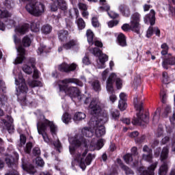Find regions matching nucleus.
I'll return each instance as SVG.
<instances>
[{
  "mask_svg": "<svg viewBox=\"0 0 175 175\" xmlns=\"http://www.w3.org/2000/svg\"><path fill=\"white\" fill-rule=\"evenodd\" d=\"M53 2L57 3L59 9H61V10H66L68 9V5L66 4V1L65 0H52Z\"/></svg>",
  "mask_w": 175,
  "mask_h": 175,
  "instance_id": "nucleus-24",
  "label": "nucleus"
},
{
  "mask_svg": "<svg viewBox=\"0 0 175 175\" xmlns=\"http://www.w3.org/2000/svg\"><path fill=\"white\" fill-rule=\"evenodd\" d=\"M87 150L84 151V152L81 154L79 152H76L74 156V161L72 162V166H75V165H79L80 167L83 170H85V168L88 165H91V162H92V155L91 154H88L85 159L84 157L87 155Z\"/></svg>",
  "mask_w": 175,
  "mask_h": 175,
  "instance_id": "nucleus-6",
  "label": "nucleus"
},
{
  "mask_svg": "<svg viewBox=\"0 0 175 175\" xmlns=\"http://www.w3.org/2000/svg\"><path fill=\"white\" fill-rule=\"evenodd\" d=\"M0 126L3 128V129H5H5L8 130L9 133H12L14 131V127L10 124V123L8 122V121H6L5 119H1Z\"/></svg>",
  "mask_w": 175,
  "mask_h": 175,
  "instance_id": "nucleus-21",
  "label": "nucleus"
},
{
  "mask_svg": "<svg viewBox=\"0 0 175 175\" xmlns=\"http://www.w3.org/2000/svg\"><path fill=\"white\" fill-rule=\"evenodd\" d=\"M107 75H109V70H105L103 71V72L102 73V77H103V80H106V79H107Z\"/></svg>",
  "mask_w": 175,
  "mask_h": 175,
  "instance_id": "nucleus-62",
  "label": "nucleus"
},
{
  "mask_svg": "<svg viewBox=\"0 0 175 175\" xmlns=\"http://www.w3.org/2000/svg\"><path fill=\"white\" fill-rule=\"evenodd\" d=\"M144 152H146V154H152V150L150 149L147 145H145L143 148Z\"/></svg>",
  "mask_w": 175,
  "mask_h": 175,
  "instance_id": "nucleus-56",
  "label": "nucleus"
},
{
  "mask_svg": "<svg viewBox=\"0 0 175 175\" xmlns=\"http://www.w3.org/2000/svg\"><path fill=\"white\" fill-rule=\"evenodd\" d=\"M52 12H57L58 10V4L57 2H53V4L51 6Z\"/></svg>",
  "mask_w": 175,
  "mask_h": 175,
  "instance_id": "nucleus-60",
  "label": "nucleus"
},
{
  "mask_svg": "<svg viewBox=\"0 0 175 175\" xmlns=\"http://www.w3.org/2000/svg\"><path fill=\"white\" fill-rule=\"evenodd\" d=\"M103 144H104V141L102 139H100L96 144H95V142H94V141H92L90 143V145L89 146V150L90 151H95V150H100V148H102V147H103Z\"/></svg>",
  "mask_w": 175,
  "mask_h": 175,
  "instance_id": "nucleus-20",
  "label": "nucleus"
},
{
  "mask_svg": "<svg viewBox=\"0 0 175 175\" xmlns=\"http://www.w3.org/2000/svg\"><path fill=\"white\" fill-rule=\"evenodd\" d=\"M5 175H20V174H18V171H17V170H12Z\"/></svg>",
  "mask_w": 175,
  "mask_h": 175,
  "instance_id": "nucleus-59",
  "label": "nucleus"
},
{
  "mask_svg": "<svg viewBox=\"0 0 175 175\" xmlns=\"http://www.w3.org/2000/svg\"><path fill=\"white\" fill-rule=\"evenodd\" d=\"M142 159L146 162H151L152 161V153H144L142 155Z\"/></svg>",
  "mask_w": 175,
  "mask_h": 175,
  "instance_id": "nucleus-39",
  "label": "nucleus"
},
{
  "mask_svg": "<svg viewBox=\"0 0 175 175\" xmlns=\"http://www.w3.org/2000/svg\"><path fill=\"white\" fill-rule=\"evenodd\" d=\"M16 50L18 53L14 61L15 65H17L18 64H23V61L25 59V49H24L22 46H19L16 48Z\"/></svg>",
  "mask_w": 175,
  "mask_h": 175,
  "instance_id": "nucleus-15",
  "label": "nucleus"
},
{
  "mask_svg": "<svg viewBox=\"0 0 175 175\" xmlns=\"http://www.w3.org/2000/svg\"><path fill=\"white\" fill-rule=\"evenodd\" d=\"M88 103H90L89 109L90 114L93 116V117L94 116L96 117L100 116V111H102V108L103 107V104L100 103V100L98 98L91 99V98L87 97L85 100V104L88 105Z\"/></svg>",
  "mask_w": 175,
  "mask_h": 175,
  "instance_id": "nucleus-8",
  "label": "nucleus"
},
{
  "mask_svg": "<svg viewBox=\"0 0 175 175\" xmlns=\"http://www.w3.org/2000/svg\"><path fill=\"white\" fill-rule=\"evenodd\" d=\"M160 96L161 98V101L163 103H166V92L161 90L160 92Z\"/></svg>",
  "mask_w": 175,
  "mask_h": 175,
  "instance_id": "nucleus-49",
  "label": "nucleus"
},
{
  "mask_svg": "<svg viewBox=\"0 0 175 175\" xmlns=\"http://www.w3.org/2000/svg\"><path fill=\"white\" fill-rule=\"evenodd\" d=\"M76 24L78 26L79 29H84L85 28V22L81 18H79L76 20Z\"/></svg>",
  "mask_w": 175,
  "mask_h": 175,
  "instance_id": "nucleus-34",
  "label": "nucleus"
},
{
  "mask_svg": "<svg viewBox=\"0 0 175 175\" xmlns=\"http://www.w3.org/2000/svg\"><path fill=\"white\" fill-rule=\"evenodd\" d=\"M92 24L95 28L99 27V21H98V18L93 17L92 18Z\"/></svg>",
  "mask_w": 175,
  "mask_h": 175,
  "instance_id": "nucleus-51",
  "label": "nucleus"
},
{
  "mask_svg": "<svg viewBox=\"0 0 175 175\" xmlns=\"http://www.w3.org/2000/svg\"><path fill=\"white\" fill-rule=\"evenodd\" d=\"M86 36L89 44H94V32L91 29H88L86 31Z\"/></svg>",
  "mask_w": 175,
  "mask_h": 175,
  "instance_id": "nucleus-29",
  "label": "nucleus"
},
{
  "mask_svg": "<svg viewBox=\"0 0 175 175\" xmlns=\"http://www.w3.org/2000/svg\"><path fill=\"white\" fill-rule=\"evenodd\" d=\"M79 42L76 40H70L68 41L66 44L63 45L64 49L66 50H70V49H73L75 46H78Z\"/></svg>",
  "mask_w": 175,
  "mask_h": 175,
  "instance_id": "nucleus-23",
  "label": "nucleus"
},
{
  "mask_svg": "<svg viewBox=\"0 0 175 175\" xmlns=\"http://www.w3.org/2000/svg\"><path fill=\"white\" fill-rule=\"evenodd\" d=\"M69 36V32L66 30H60L58 33V38L62 42H65Z\"/></svg>",
  "mask_w": 175,
  "mask_h": 175,
  "instance_id": "nucleus-25",
  "label": "nucleus"
},
{
  "mask_svg": "<svg viewBox=\"0 0 175 175\" xmlns=\"http://www.w3.org/2000/svg\"><path fill=\"white\" fill-rule=\"evenodd\" d=\"M35 58H33V57H32V58H30L29 59V64H30L31 65V68H33V69H35Z\"/></svg>",
  "mask_w": 175,
  "mask_h": 175,
  "instance_id": "nucleus-64",
  "label": "nucleus"
},
{
  "mask_svg": "<svg viewBox=\"0 0 175 175\" xmlns=\"http://www.w3.org/2000/svg\"><path fill=\"white\" fill-rule=\"evenodd\" d=\"M133 104L136 110H138V111L139 112L137 113V118H134L133 120V124L134 125H142L143 122L147 124L148 122V120H150V117H148V115L143 114L142 113V110H143V107H142V103L140 102V100H139V99H137V97L134 98Z\"/></svg>",
  "mask_w": 175,
  "mask_h": 175,
  "instance_id": "nucleus-7",
  "label": "nucleus"
},
{
  "mask_svg": "<svg viewBox=\"0 0 175 175\" xmlns=\"http://www.w3.org/2000/svg\"><path fill=\"white\" fill-rule=\"evenodd\" d=\"M82 61H83V64H84V65H90V64H91L88 57H84Z\"/></svg>",
  "mask_w": 175,
  "mask_h": 175,
  "instance_id": "nucleus-63",
  "label": "nucleus"
},
{
  "mask_svg": "<svg viewBox=\"0 0 175 175\" xmlns=\"http://www.w3.org/2000/svg\"><path fill=\"white\" fill-rule=\"evenodd\" d=\"M5 163L9 166V167H12V166H14L16 167V164L13 163V157L8 156L5 158Z\"/></svg>",
  "mask_w": 175,
  "mask_h": 175,
  "instance_id": "nucleus-42",
  "label": "nucleus"
},
{
  "mask_svg": "<svg viewBox=\"0 0 175 175\" xmlns=\"http://www.w3.org/2000/svg\"><path fill=\"white\" fill-rule=\"evenodd\" d=\"M33 146L32 145L31 142L27 143L25 148V152H27V154H29V152H31V150H32Z\"/></svg>",
  "mask_w": 175,
  "mask_h": 175,
  "instance_id": "nucleus-47",
  "label": "nucleus"
},
{
  "mask_svg": "<svg viewBox=\"0 0 175 175\" xmlns=\"http://www.w3.org/2000/svg\"><path fill=\"white\" fill-rule=\"evenodd\" d=\"M114 81H116V87L118 90H120V88H121V85H122V81H121L120 78L117 77L116 74H111L107 81V90L108 92H110V94H113V92H114V88H113Z\"/></svg>",
  "mask_w": 175,
  "mask_h": 175,
  "instance_id": "nucleus-9",
  "label": "nucleus"
},
{
  "mask_svg": "<svg viewBox=\"0 0 175 175\" xmlns=\"http://www.w3.org/2000/svg\"><path fill=\"white\" fill-rule=\"evenodd\" d=\"M103 124H105V119H102V116L99 115L92 116L89 122V125L94 129L97 137H100V136H103L106 133Z\"/></svg>",
  "mask_w": 175,
  "mask_h": 175,
  "instance_id": "nucleus-4",
  "label": "nucleus"
},
{
  "mask_svg": "<svg viewBox=\"0 0 175 175\" xmlns=\"http://www.w3.org/2000/svg\"><path fill=\"white\" fill-rule=\"evenodd\" d=\"M29 29V25L28 24H24L21 26H19L18 28L16 29V31L19 32V33H21V35H24L25 33H27V31Z\"/></svg>",
  "mask_w": 175,
  "mask_h": 175,
  "instance_id": "nucleus-26",
  "label": "nucleus"
},
{
  "mask_svg": "<svg viewBox=\"0 0 175 175\" xmlns=\"http://www.w3.org/2000/svg\"><path fill=\"white\" fill-rule=\"evenodd\" d=\"M167 154H169V148H163L161 155V162H163V164L160 167L159 171L160 175H166V173H167V163H169L167 160H166L167 159Z\"/></svg>",
  "mask_w": 175,
  "mask_h": 175,
  "instance_id": "nucleus-11",
  "label": "nucleus"
},
{
  "mask_svg": "<svg viewBox=\"0 0 175 175\" xmlns=\"http://www.w3.org/2000/svg\"><path fill=\"white\" fill-rule=\"evenodd\" d=\"M16 85H18L17 88L18 99L23 106L25 105H32L33 99L29 98H27V94L28 93V86L25 83V79L23 78V74L18 75V79H15Z\"/></svg>",
  "mask_w": 175,
  "mask_h": 175,
  "instance_id": "nucleus-3",
  "label": "nucleus"
},
{
  "mask_svg": "<svg viewBox=\"0 0 175 175\" xmlns=\"http://www.w3.org/2000/svg\"><path fill=\"white\" fill-rule=\"evenodd\" d=\"M31 39L29 38H28V36H25L23 39V44L25 47H29V46H31Z\"/></svg>",
  "mask_w": 175,
  "mask_h": 175,
  "instance_id": "nucleus-43",
  "label": "nucleus"
},
{
  "mask_svg": "<svg viewBox=\"0 0 175 175\" xmlns=\"http://www.w3.org/2000/svg\"><path fill=\"white\" fill-rule=\"evenodd\" d=\"M92 53L96 57H98L96 67L98 68V69H103V68H105V63L109 60L107 55L102 53V51H100L98 48L93 49L92 50Z\"/></svg>",
  "mask_w": 175,
  "mask_h": 175,
  "instance_id": "nucleus-10",
  "label": "nucleus"
},
{
  "mask_svg": "<svg viewBox=\"0 0 175 175\" xmlns=\"http://www.w3.org/2000/svg\"><path fill=\"white\" fill-rule=\"evenodd\" d=\"M85 117H86L85 113L83 112H77L75 114L73 120L74 121H81V120H84Z\"/></svg>",
  "mask_w": 175,
  "mask_h": 175,
  "instance_id": "nucleus-30",
  "label": "nucleus"
},
{
  "mask_svg": "<svg viewBox=\"0 0 175 175\" xmlns=\"http://www.w3.org/2000/svg\"><path fill=\"white\" fill-rule=\"evenodd\" d=\"M69 142L76 147H80V145L83 144V142L85 147H87L84 138H83V137H80L79 135H76L75 137L69 138Z\"/></svg>",
  "mask_w": 175,
  "mask_h": 175,
  "instance_id": "nucleus-17",
  "label": "nucleus"
},
{
  "mask_svg": "<svg viewBox=\"0 0 175 175\" xmlns=\"http://www.w3.org/2000/svg\"><path fill=\"white\" fill-rule=\"evenodd\" d=\"M111 116L112 117V120L117 121V120L120 118V111L118 109H112L111 110Z\"/></svg>",
  "mask_w": 175,
  "mask_h": 175,
  "instance_id": "nucleus-33",
  "label": "nucleus"
},
{
  "mask_svg": "<svg viewBox=\"0 0 175 175\" xmlns=\"http://www.w3.org/2000/svg\"><path fill=\"white\" fill-rule=\"evenodd\" d=\"M36 163L38 166H44V161H43V159L40 157H37L36 159Z\"/></svg>",
  "mask_w": 175,
  "mask_h": 175,
  "instance_id": "nucleus-50",
  "label": "nucleus"
},
{
  "mask_svg": "<svg viewBox=\"0 0 175 175\" xmlns=\"http://www.w3.org/2000/svg\"><path fill=\"white\" fill-rule=\"evenodd\" d=\"M77 68V64L75 63H72L71 64L63 63L59 66L58 69L60 72H65L66 73H68L69 72H73L74 70H76Z\"/></svg>",
  "mask_w": 175,
  "mask_h": 175,
  "instance_id": "nucleus-14",
  "label": "nucleus"
},
{
  "mask_svg": "<svg viewBox=\"0 0 175 175\" xmlns=\"http://www.w3.org/2000/svg\"><path fill=\"white\" fill-rule=\"evenodd\" d=\"M108 16H109L111 18H117L119 15L118 14L112 11V12H108Z\"/></svg>",
  "mask_w": 175,
  "mask_h": 175,
  "instance_id": "nucleus-58",
  "label": "nucleus"
},
{
  "mask_svg": "<svg viewBox=\"0 0 175 175\" xmlns=\"http://www.w3.org/2000/svg\"><path fill=\"white\" fill-rule=\"evenodd\" d=\"M124 159L126 162V163H131L133 161V157H132V154H127L124 155Z\"/></svg>",
  "mask_w": 175,
  "mask_h": 175,
  "instance_id": "nucleus-46",
  "label": "nucleus"
},
{
  "mask_svg": "<svg viewBox=\"0 0 175 175\" xmlns=\"http://www.w3.org/2000/svg\"><path fill=\"white\" fill-rule=\"evenodd\" d=\"M31 29L33 32H39L40 29V25L37 23L33 22L31 24Z\"/></svg>",
  "mask_w": 175,
  "mask_h": 175,
  "instance_id": "nucleus-38",
  "label": "nucleus"
},
{
  "mask_svg": "<svg viewBox=\"0 0 175 175\" xmlns=\"http://www.w3.org/2000/svg\"><path fill=\"white\" fill-rule=\"evenodd\" d=\"M20 142H21L20 145L22 147V146H24V144H25V143L27 142V137H25L24 135H21V136H20Z\"/></svg>",
  "mask_w": 175,
  "mask_h": 175,
  "instance_id": "nucleus-53",
  "label": "nucleus"
},
{
  "mask_svg": "<svg viewBox=\"0 0 175 175\" xmlns=\"http://www.w3.org/2000/svg\"><path fill=\"white\" fill-rule=\"evenodd\" d=\"M26 172L29 173V174L33 175L36 173V170H35V167H33V165H30L27 167Z\"/></svg>",
  "mask_w": 175,
  "mask_h": 175,
  "instance_id": "nucleus-44",
  "label": "nucleus"
},
{
  "mask_svg": "<svg viewBox=\"0 0 175 175\" xmlns=\"http://www.w3.org/2000/svg\"><path fill=\"white\" fill-rule=\"evenodd\" d=\"M169 80V77L167 76V72H163V83L166 84Z\"/></svg>",
  "mask_w": 175,
  "mask_h": 175,
  "instance_id": "nucleus-55",
  "label": "nucleus"
},
{
  "mask_svg": "<svg viewBox=\"0 0 175 175\" xmlns=\"http://www.w3.org/2000/svg\"><path fill=\"white\" fill-rule=\"evenodd\" d=\"M162 51L161 52V55H167V52L169 51V46L167 45V44L166 43H163L161 46Z\"/></svg>",
  "mask_w": 175,
  "mask_h": 175,
  "instance_id": "nucleus-37",
  "label": "nucleus"
},
{
  "mask_svg": "<svg viewBox=\"0 0 175 175\" xmlns=\"http://www.w3.org/2000/svg\"><path fill=\"white\" fill-rule=\"evenodd\" d=\"M27 84L31 88H35V87H42V82L36 80L29 81Z\"/></svg>",
  "mask_w": 175,
  "mask_h": 175,
  "instance_id": "nucleus-32",
  "label": "nucleus"
},
{
  "mask_svg": "<svg viewBox=\"0 0 175 175\" xmlns=\"http://www.w3.org/2000/svg\"><path fill=\"white\" fill-rule=\"evenodd\" d=\"M91 85L94 91H100V84H99V81H92Z\"/></svg>",
  "mask_w": 175,
  "mask_h": 175,
  "instance_id": "nucleus-36",
  "label": "nucleus"
},
{
  "mask_svg": "<svg viewBox=\"0 0 175 175\" xmlns=\"http://www.w3.org/2000/svg\"><path fill=\"white\" fill-rule=\"evenodd\" d=\"M76 84L79 87H83V82L75 78H68L59 81V95L65 94V95H69L70 98H78L79 100H81V92L76 87H68V84Z\"/></svg>",
  "mask_w": 175,
  "mask_h": 175,
  "instance_id": "nucleus-2",
  "label": "nucleus"
},
{
  "mask_svg": "<svg viewBox=\"0 0 175 175\" xmlns=\"http://www.w3.org/2000/svg\"><path fill=\"white\" fill-rule=\"evenodd\" d=\"M33 155H40V148L36 147L33 149Z\"/></svg>",
  "mask_w": 175,
  "mask_h": 175,
  "instance_id": "nucleus-61",
  "label": "nucleus"
},
{
  "mask_svg": "<svg viewBox=\"0 0 175 175\" xmlns=\"http://www.w3.org/2000/svg\"><path fill=\"white\" fill-rule=\"evenodd\" d=\"M152 33H154V28L152 27H149L146 33L147 38H151Z\"/></svg>",
  "mask_w": 175,
  "mask_h": 175,
  "instance_id": "nucleus-52",
  "label": "nucleus"
},
{
  "mask_svg": "<svg viewBox=\"0 0 175 175\" xmlns=\"http://www.w3.org/2000/svg\"><path fill=\"white\" fill-rule=\"evenodd\" d=\"M118 21L115 20V21H111L108 23V26L109 28H113V27H116V25H118Z\"/></svg>",
  "mask_w": 175,
  "mask_h": 175,
  "instance_id": "nucleus-54",
  "label": "nucleus"
},
{
  "mask_svg": "<svg viewBox=\"0 0 175 175\" xmlns=\"http://www.w3.org/2000/svg\"><path fill=\"white\" fill-rule=\"evenodd\" d=\"M118 42L122 47H125V46H126V38H125V36L123 33H120L118 36Z\"/></svg>",
  "mask_w": 175,
  "mask_h": 175,
  "instance_id": "nucleus-27",
  "label": "nucleus"
},
{
  "mask_svg": "<svg viewBox=\"0 0 175 175\" xmlns=\"http://www.w3.org/2000/svg\"><path fill=\"white\" fill-rule=\"evenodd\" d=\"M78 8L79 9H80V10H87L88 8H87V5L83 3H79L78 4Z\"/></svg>",
  "mask_w": 175,
  "mask_h": 175,
  "instance_id": "nucleus-57",
  "label": "nucleus"
},
{
  "mask_svg": "<svg viewBox=\"0 0 175 175\" xmlns=\"http://www.w3.org/2000/svg\"><path fill=\"white\" fill-rule=\"evenodd\" d=\"M47 126H49L50 132L55 140V142L53 143V146H55V147L57 148V151L61 152L59 151V148L62 147L61 142H59L58 137H57V131H58V127L54 124L53 122L44 120L43 122H39L37 123V129L39 135L42 136L45 143H51V142L50 141V139L46 133V131H47Z\"/></svg>",
  "mask_w": 175,
  "mask_h": 175,
  "instance_id": "nucleus-1",
  "label": "nucleus"
},
{
  "mask_svg": "<svg viewBox=\"0 0 175 175\" xmlns=\"http://www.w3.org/2000/svg\"><path fill=\"white\" fill-rule=\"evenodd\" d=\"M144 21L146 24L150 23V25L155 24V11L154 10H151L150 13L145 16Z\"/></svg>",
  "mask_w": 175,
  "mask_h": 175,
  "instance_id": "nucleus-19",
  "label": "nucleus"
},
{
  "mask_svg": "<svg viewBox=\"0 0 175 175\" xmlns=\"http://www.w3.org/2000/svg\"><path fill=\"white\" fill-rule=\"evenodd\" d=\"M51 29L52 28L50 25L43 26L42 28V31L43 33H45V35L50 33V32H51Z\"/></svg>",
  "mask_w": 175,
  "mask_h": 175,
  "instance_id": "nucleus-45",
  "label": "nucleus"
},
{
  "mask_svg": "<svg viewBox=\"0 0 175 175\" xmlns=\"http://www.w3.org/2000/svg\"><path fill=\"white\" fill-rule=\"evenodd\" d=\"M66 28L68 31H75V29H73V23L69 20L66 21Z\"/></svg>",
  "mask_w": 175,
  "mask_h": 175,
  "instance_id": "nucleus-48",
  "label": "nucleus"
},
{
  "mask_svg": "<svg viewBox=\"0 0 175 175\" xmlns=\"http://www.w3.org/2000/svg\"><path fill=\"white\" fill-rule=\"evenodd\" d=\"M62 120L64 124H69L72 121V116L69 113H65L62 116Z\"/></svg>",
  "mask_w": 175,
  "mask_h": 175,
  "instance_id": "nucleus-35",
  "label": "nucleus"
},
{
  "mask_svg": "<svg viewBox=\"0 0 175 175\" xmlns=\"http://www.w3.org/2000/svg\"><path fill=\"white\" fill-rule=\"evenodd\" d=\"M119 10L124 17H129V16H131V10L129 9V7L125 5H120L119 6Z\"/></svg>",
  "mask_w": 175,
  "mask_h": 175,
  "instance_id": "nucleus-22",
  "label": "nucleus"
},
{
  "mask_svg": "<svg viewBox=\"0 0 175 175\" xmlns=\"http://www.w3.org/2000/svg\"><path fill=\"white\" fill-rule=\"evenodd\" d=\"M120 100H119L118 108L121 111H124L128 107L126 103L125 102V100H126V94L125 93H121L120 94Z\"/></svg>",
  "mask_w": 175,
  "mask_h": 175,
  "instance_id": "nucleus-18",
  "label": "nucleus"
},
{
  "mask_svg": "<svg viewBox=\"0 0 175 175\" xmlns=\"http://www.w3.org/2000/svg\"><path fill=\"white\" fill-rule=\"evenodd\" d=\"M22 2H29L25 7L28 13L36 17L44 13V5L36 2V0H21Z\"/></svg>",
  "mask_w": 175,
  "mask_h": 175,
  "instance_id": "nucleus-5",
  "label": "nucleus"
},
{
  "mask_svg": "<svg viewBox=\"0 0 175 175\" xmlns=\"http://www.w3.org/2000/svg\"><path fill=\"white\" fill-rule=\"evenodd\" d=\"M23 70L25 72V73H27V75H31L32 74V72H33V68L27 64L23 66Z\"/></svg>",
  "mask_w": 175,
  "mask_h": 175,
  "instance_id": "nucleus-41",
  "label": "nucleus"
},
{
  "mask_svg": "<svg viewBox=\"0 0 175 175\" xmlns=\"http://www.w3.org/2000/svg\"><path fill=\"white\" fill-rule=\"evenodd\" d=\"M130 29L135 33H140V14L135 12L131 16Z\"/></svg>",
  "mask_w": 175,
  "mask_h": 175,
  "instance_id": "nucleus-12",
  "label": "nucleus"
},
{
  "mask_svg": "<svg viewBox=\"0 0 175 175\" xmlns=\"http://www.w3.org/2000/svg\"><path fill=\"white\" fill-rule=\"evenodd\" d=\"M118 163L119 165H120V167L124 170L126 174H133V171H132L129 167H126V165H124L123 164L121 163V159H118Z\"/></svg>",
  "mask_w": 175,
  "mask_h": 175,
  "instance_id": "nucleus-31",
  "label": "nucleus"
},
{
  "mask_svg": "<svg viewBox=\"0 0 175 175\" xmlns=\"http://www.w3.org/2000/svg\"><path fill=\"white\" fill-rule=\"evenodd\" d=\"M11 14L5 9L0 10V18L10 17Z\"/></svg>",
  "mask_w": 175,
  "mask_h": 175,
  "instance_id": "nucleus-40",
  "label": "nucleus"
},
{
  "mask_svg": "<svg viewBox=\"0 0 175 175\" xmlns=\"http://www.w3.org/2000/svg\"><path fill=\"white\" fill-rule=\"evenodd\" d=\"M82 135L85 136V137H92L94 136V131H91V129L88 127H85L81 131Z\"/></svg>",
  "mask_w": 175,
  "mask_h": 175,
  "instance_id": "nucleus-28",
  "label": "nucleus"
},
{
  "mask_svg": "<svg viewBox=\"0 0 175 175\" xmlns=\"http://www.w3.org/2000/svg\"><path fill=\"white\" fill-rule=\"evenodd\" d=\"M169 65L170 66L175 65V56L172 55V53L165 55L162 62V66L164 69H169Z\"/></svg>",
  "mask_w": 175,
  "mask_h": 175,
  "instance_id": "nucleus-13",
  "label": "nucleus"
},
{
  "mask_svg": "<svg viewBox=\"0 0 175 175\" xmlns=\"http://www.w3.org/2000/svg\"><path fill=\"white\" fill-rule=\"evenodd\" d=\"M157 166H158L157 161L151 165L148 170H144L143 167H141L139 170V173H141V175H154V170H155Z\"/></svg>",
  "mask_w": 175,
  "mask_h": 175,
  "instance_id": "nucleus-16",
  "label": "nucleus"
}]
</instances>
